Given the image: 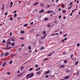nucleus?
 Returning <instances> with one entry per match:
<instances>
[{
    "mask_svg": "<svg viewBox=\"0 0 80 80\" xmlns=\"http://www.w3.org/2000/svg\"><path fill=\"white\" fill-rule=\"evenodd\" d=\"M78 63V61L76 62H75V65H77Z\"/></svg>",
    "mask_w": 80,
    "mask_h": 80,
    "instance_id": "2f4dec72",
    "label": "nucleus"
},
{
    "mask_svg": "<svg viewBox=\"0 0 80 80\" xmlns=\"http://www.w3.org/2000/svg\"><path fill=\"white\" fill-rule=\"evenodd\" d=\"M27 26H28V23H26V24L24 25V26H25V27H27Z\"/></svg>",
    "mask_w": 80,
    "mask_h": 80,
    "instance_id": "864d4df0",
    "label": "nucleus"
},
{
    "mask_svg": "<svg viewBox=\"0 0 80 80\" xmlns=\"http://www.w3.org/2000/svg\"><path fill=\"white\" fill-rule=\"evenodd\" d=\"M21 33L22 34H24L25 33V32L23 31H21Z\"/></svg>",
    "mask_w": 80,
    "mask_h": 80,
    "instance_id": "dca6fc26",
    "label": "nucleus"
},
{
    "mask_svg": "<svg viewBox=\"0 0 80 80\" xmlns=\"http://www.w3.org/2000/svg\"><path fill=\"white\" fill-rule=\"evenodd\" d=\"M66 72H67L68 73H69L70 72H71V71L69 70L68 69L66 70Z\"/></svg>",
    "mask_w": 80,
    "mask_h": 80,
    "instance_id": "423d86ee",
    "label": "nucleus"
},
{
    "mask_svg": "<svg viewBox=\"0 0 80 80\" xmlns=\"http://www.w3.org/2000/svg\"><path fill=\"white\" fill-rule=\"evenodd\" d=\"M48 19H49V18L48 17L45 18H44V20L45 21H48Z\"/></svg>",
    "mask_w": 80,
    "mask_h": 80,
    "instance_id": "6e6552de",
    "label": "nucleus"
},
{
    "mask_svg": "<svg viewBox=\"0 0 80 80\" xmlns=\"http://www.w3.org/2000/svg\"><path fill=\"white\" fill-rule=\"evenodd\" d=\"M4 9H5V6H4L3 7H2L1 8V10H4Z\"/></svg>",
    "mask_w": 80,
    "mask_h": 80,
    "instance_id": "5701e85b",
    "label": "nucleus"
},
{
    "mask_svg": "<svg viewBox=\"0 0 80 80\" xmlns=\"http://www.w3.org/2000/svg\"><path fill=\"white\" fill-rule=\"evenodd\" d=\"M24 44H22V45L21 46V47L24 46Z\"/></svg>",
    "mask_w": 80,
    "mask_h": 80,
    "instance_id": "0e129e2a",
    "label": "nucleus"
},
{
    "mask_svg": "<svg viewBox=\"0 0 80 80\" xmlns=\"http://www.w3.org/2000/svg\"><path fill=\"white\" fill-rule=\"evenodd\" d=\"M50 5L48 4L47 5V8H50Z\"/></svg>",
    "mask_w": 80,
    "mask_h": 80,
    "instance_id": "c756f323",
    "label": "nucleus"
},
{
    "mask_svg": "<svg viewBox=\"0 0 80 80\" xmlns=\"http://www.w3.org/2000/svg\"><path fill=\"white\" fill-rule=\"evenodd\" d=\"M38 64H36V65H35V67L37 68V67H38Z\"/></svg>",
    "mask_w": 80,
    "mask_h": 80,
    "instance_id": "680f3d73",
    "label": "nucleus"
},
{
    "mask_svg": "<svg viewBox=\"0 0 80 80\" xmlns=\"http://www.w3.org/2000/svg\"><path fill=\"white\" fill-rule=\"evenodd\" d=\"M9 19L10 20H13V17H12V18H10Z\"/></svg>",
    "mask_w": 80,
    "mask_h": 80,
    "instance_id": "e433bc0d",
    "label": "nucleus"
},
{
    "mask_svg": "<svg viewBox=\"0 0 80 80\" xmlns=\"http://www.w3.org/2000/svg\"><path fill=\"white\" fill-rule=\"evenodd\" d=\"M48 59H49V58H46L43 60V61H46L47 60H48Z\"/></svg>",
    "mask_w": 80,
    "mask_h": 80,
    "instance_id": "4468645a",
    "label": "nucleus"
},
{
    "mask_svg": "<svg viewBox=\"0 0 80 80\" xmlns=\"http://www.w3.org/2000/svg\"><path fill=\"white\" fill-rule=\"evenodd\" d=\"M28 49L29 50H31V47L30 46H28Z\"/></svg>",
    "mask_w": 80,
    "mask_h": 80,
    "instance_id": "cd10ccee",
    "label": "nucleus"
},
{
    "mask_svg": "<svg viewBox=\"0 0 80 80\" xmlns=\"http://www.w3.org/2000/svg\"><path fill=\"white\" fill-rule=\"evenodd\" d=\"M79 73V71H77V72L76 75H78Z\"/></svg>",
    "mask_w": 80,
    "mask_h": 80,
    "instance_id": "b1692460",
    "label": "nucleus"
},
{
    "mask_svg": "<svg viewBox=\"0 0 80 80\" xmlns=\"http://www.w3.org/2000/svg\"><path fill=\"white\" fill-rule=\"evenodd\" d=\"M49 77V75H46V76H45V77H46V78H48Z\"/></svg>",
    "mask_w": 80,
    "mask_h": 80,
    "instance_id": "bb28decb",
    "label": "nucleus"
},
{
    "mask_svg": "<svg viewBox=\"0 0 80 80\" xmlns=\"http://www.w3.org/2000/svg\"><path fill=\"white\" fill-rule=\"evenodd\" d=\"M23 75V74L22 73H20L18 76V77H20L21 76H22Z\"/></svg>",
    "mask_w": 80,
    "mask_h": 80,
    "instance_id": "6ab92c4d",
    "label": "nucleus"
},
{
    "mask_svg": "<svg viewBox=\"0 0 80 80\" xmlns=\"http://www.w3.org/2000/svg\"><path fill=\"white\" fill-rule=\"evenodd\" d=\"M12 62H13V61H11V62H10L9 63L10 64H12Z\"/></svg>",
    "mask_w": 80,
    "mask_h": 80,
    "instance_id": "a19ab883",
    "label": "nucleus"
},
{
    "mask_svg": "<svg viewBox=\"0 0 80 80\" xmlns=\"http://www.w3.org/2000/svg\"><path fill=\"white\" fill-rule=\"evenodd\" d=\"M42 72V70H39L38 72H37V74L40 75Z\"/></svg>",
    "mask_w": 80,
    "mask_h": 80,
    "instance_id": "f257e3e1",
    "label": "nucleus"
},
{
    "mask_svg": "<svg viewBox=\"0 0 80 80\" xmlns=\"http://www.w3.org/2000/svg\"><path fill=\"white\" fill-rule=\"evenodd\" d=\"M49 12H50V13H53L54 11H53L52 10V11H49Z\"/></svg>",
    "mask_w": 80,
    "mask_h": 80,
    "instance_id": "f704fd0d",
    "label": "nucleus"
},
{
    "mask_svg": "<svg viewBox=\"0 0 80 80\" xmlns=\"http://www.w3.org/2000/svg\"><path fill=\"white\" fill-rule=\"evenodd\" d=\"M64 67H65V66L64 65H61L59 67V68H61Z\"/></svg>",
    "mask_w": 80,
    "mask_h": 80,
    "instance_id": "0eeeda50",
    "label": "nucleus"
},
{
    "mask_svg": "<svg viewBox=\"0 0 80 80\" xmlns=\"http://www.w3.org/2000/svg\"><path fill=\"white\" fill-rule=\"evenodd\" d=\"M17 13H15V14H14V17H17Z\"/></svg>",
    "mask_w": 80,
    "mask_h": 80,
    "instance_id": "37998d69",
    "label": "nucleus"
},
{
    "mask_svg": "<svg viewBox=\"0 0 80 80\" xmlns=\"http://www.w3.org/2000/svg\"><path fill=\"white\" fill-rule=\"evenodd\" d=\"M38 2H36L34 4V6H35L36 5H37L38 4Z\"/></svg>",
    "mask_w": 80,
    "mask_h": 80,
    "instance_id": "72a5a7b5",
    "label": "nucleus"
},
{
    "mask_svg": "<svg viewBox=\"0 0 80 80\" xmlns=\"http://www.w3.org/2000/svg\"><path fill=\"white\" fill-rule=\"evenodd\" d=\"M30 74H27L26 76V79H28L27 78H29V76H30Z\"/></svg>",
    "mask_w": 80,
    "mask_h": 80,
    "instance_id": "39448f33",
    "label": "nucleus"
},
{
    "mask_svg": "<svg viewBox=\"0 0 80 80\" xmlns=\"http://www.w3.org/2000/svg\"><path fill=\"white\" fill-rule=\"evenodd\" d=\"M44 11V10L43 9H42V10L40 11L39 12V13H41L42 12H43Z\"/></svg>",
    "mask_w": 80,
    "mask_h": 80,
    "instance_id": "f3484780",
    "label": "nucleus"
},
{
    "mask_svg": "<svg viewBox=\"0 0 80 80\" xmlns=\"http://www.w3.org/2000/svg\"><path fill=\"white\" fill-rule=\"evenodd\" d=\"M44 47H41L40 49L41 50H42L44 49Z\"/></svg>",
    "mask_w": 80,
    "mask_h": 80,
    "instance_id": "a878e982",
    "label": "nucleus"
},
{
    "mask_svg": "<svg viewBox=\"0 0 80 80\" xmlns=\"http://www.w3.org/2000/svg\"><path fill=\"white\" fill-rule=\"evenodd\" d=\"M69 77H70V76L68 75V76H66L65 77V78L66 79H68L69 78Z\"/></svg>",
    "mask_w": 80,
    "mask_h": 80,
    "instance_id": "1a4fd4ad",
    "label": "nucleus"
},
{
    "mask_svg": "<svg viewBox=\"0 0 80 80\" xmlns=\"http://www.w3.org/2000/svg\"><path fill=\"white\" fill-rule=\"evenodd\" d=\"M8 55H9V53H8V52H6L4 54V56L7 57V56Z\"/></svg>",
    "mask_w": 80,
    "mask_h": 80,
    "instance_id": "f03ea898",
    "label": "nucleus"
},
{
    "mask_svg": "<svg viewBox=\"0 0 80 80\" xmlns=\"http://www.w3.org/2000/svg\"><path fill=\"white\" fill-rule=\"evenodd\" d=\"M42 33L44 34L45 35L46 34V31H43V32H42Z\"/></svg>",
    "mask_w": 80,
    "mask_h": 80,
    "instance_id": "a211bd4d",
    "label": "nucleus"
},
{
    "mask_svg": "<svg viewBox=\"0 0 80 80\" xmlns=\"http://www.w3.org/2000/svg\"><path fill=\"white\" fill-rule=\"evenodd\" d=\"M5 42V40H4L2 42L3 43H4Z\"/></svg>",
    "mask_w": 80,
    "mask_h": 80,
    "instance_id": "3c124183",
    "label": "nucleus"
},
{
    "mask_svg": "<svg viewBox=\"0 0 80 80\" xmlns=\"http://www.w3.org/2000/svg\"><path fill=\"white\" fill-rule=\"evenodd\" d=\"M3 54H4L3 53V52H2V54H1V56L2 57V56H3Z\"/></svg>",
    "mask_w": 80,
    "mask_h": 80,
    "instance_id": "ea45409f",
    "label": "nucleus"
},
{
    "mask_svg": "<svg viewBox=\"0 0 80 80\" xmlns=\"http://www.w3.org/2000/svg\"><path fill=\"white\" fill-rule=\"evenodd\" d=\"M7 74L8 75H10L11 74L10 73V72H8L7 73Z\"/></svg>",
    "mask_w": 80,
    "mask_h": 80,
    "instance_id": "4c0bfd02",
    "label": "nucleus"
},
{
    "mask_svg": "<svg viewBox=\"0 0 80 80\" xmlns=\"http://www.w3.org/2000/svg\"><path fill=\"white\" fill-rule=\"evenodd\" d=\"M63 17H64L63 19H65L66 18V17L65 16H63Z\"/></svg>",
    "mask_w": 80,
    "mask_h": 80,
    "instance_id": "09e8293b",
    "label": "nucleus"
},
{
    "mask_svg": "<svg viewBox=\"0 0 80 80\" xmlns=\"http://www.w3.org/2000/svg\"><path fill=\"white\" fill-rule=\"evenodd\" d=\"M57 21H54V22L55 23H57Z\"/></svg>",
    "mask_w": 80,
    "mask_h": 80,
    "instance_id": "603ef678",
    "label": "nucleus"
},
{
    "mask_svg": "<svg viewBox=\"0 0 80 80\" xmlns=\"http://www.w3.org/2000/svg\"><path fill=\"white\" fill-rule=\"evenodd\" d=\"M12 45V46H15V42H13L12 44H11Z\"/></svg>",
    "mask_w": 80,
    "mask_h": 80,
    "instance_id": "7c9ffc66",
    "label": "nucleus"
},
{
    "mask_svg": "<svg viewBox=\"0 0 80 80\" xmlns=\"http://www.w3.org/2000/svg\"><path fill=\"white\" fill-rule=\"evenodd\" d=\"M34 75V73H31V74L30 76V78H31Z\"/></svg>",
    "mask_w": 80,
    "mask_h": 80,
    "instance_id": "9b49d317",
    "label": "nucleus"
},
{
    "mask_svg": "<svg viewBox=\"0 0 80 80\" xmlns=\"http://www.w3.org/2000/svg\"><path fill=\"white\" fill-rule=\"evenodd\" d=\"M67 34H65V35H64V36H64V37H65L66 36H67Z\"/></svg>",
    "mask_w": 80,
    "mask_h": 80,
    "instance_id": "49530a36",
    "label": "nucleus"
},
{
    "mask_svg": "<svg viewBox=\"0 0 80 80\" xmlns=\"http://www.w3.org/2000/svg\"><path fill=\"white\" fill-rule=\"evenodd\" d=\"M62 8H64V5L63 3L62 4Z\"/></svg>",
    "mask_w": 80,
    "mask_h": 80,
    "instance_id": "de8ad7c7",
    "label": "nucleus"
},
{
    "mask_svg": "<svg viewBox=\"0 0 80 80\" xmlns=\"http://www.w3.org/2000/svg\"><path fill=\"white\" fill-rule=\"evenodd\" d=\"M33 22H32L31 23H30V25H33Z\"/></svg>",
    "mask_w": 80,
    "mask_h": 80,
    "instance_id": "6e6d98bb",
    "label": "nucleus"
},
{
    "mask_svg": "<svg viewBox=\"0 0 80 80\" xmlns=\"http://www.w3.org/2000/svg\"><path fill=\"white\" fill-rule=\"evenodd\" d=\"M72 2H70V5H72Z\"/></svg>",
    "mask_w": 80,
    "mask_h": 80,
    "instance_id": "4d7b16f0",
    "label": "nucleus"
},
{
    "mask_svg": "<svg viewBox=\"0 0 80 80\" xmlns=\"http://www.w3.org/2000/svg\"><path fill=\"white\" fill-rule=\"evenodd\" d=\"M73 56V54H71V58L72 59H73V58H72Z\"/></svg>",
    "mask_w": 80,
    "mask_h": 80,
    "instance_id": "412c9836",
    "label": "nucleus"
},
{
    "mask_svg": "<svg viewBox=\"0 0 80 80\" xmlns=\"http://www.w3.org/2000/svg\"><path fill=\"white\" fill-rule=\"evenodd\" d=\"M50 72V70H48V71H47V72H45V74H48Z\"/></svg>",
    "mask_w": 80,
    "mask_h": 80,
    "instance_id": "20e7f679",
    "label": "nucleus"
},
{
    "mask_svg": "<svg viewBox=\"0 0 80 80\" xmlns=\"http://www.w3.org/2000/svg\"><path fill=\"white\" fill-rule=\"evenodd\" d=\"M36 36H37V37H38V36H39V34H36Z\"/></svg>",
    "mask_w": 80,
    "mask_h": 80,
    "instance_id": "69168bd1",
    "label": "nucleus"
},
{
    "mask_svg": "<svg viewBox=\"0 0 80 80\" xmlns=\"http://www.w3.org/2000/svg\"><path fill=\"white\" fill-rule=\"evenodd\" d=\"M66 12V10H62V12L63 13H65Z\"/></svg>",
    "mask_w": 80,
    "mask_h": 80,
    "instance_id": "2eb2a0df",
    "label": "nucleus"
},
{
    "mask_svg": "<svg viewBox=\"0 0 80 80\" xmlns=\"http://www.w3.org/2000/svg\"><path fill=\"white\" fill-rule=\"evenodd\" d=\"M20 39L21 40H24V37H21V38H20Z\"/></svg>",
    "mask_w": 80,
    "mask_h": 80,
    "instance_id": "393cba45",
    "label": "nucleus"
},
{
    "mask_svg": "<svg viewBox=\"0 0 80 80\" xmlns=\"http://www.w3.org/2000/svg\"><path fill=\"white\" fill-rule=\"evenodd\" d=\"M23 68H24V67L23 66L21 67V70Z\"/></svg>",
    "mask_w": 80,
    "mask_h": 80,
    "instance_id": "8fccbe9b",
    "label": "nucleus"
},
{
    "mask_svg": "<svg viewBox=\"0 0 80 80\" xmlns=\"http://www.w3.org/2000/svg\"><path fill=\"white\" fill-rule=\"evenodd\" d=\"M47 36V34H46L45 36H43V37H41V39H42V40H43L44 39V38H45V37H46V36Z\"/></svg>",
    "mask_w": 80,
    "mask_h": 80,
    "instance_id": "7ed1b4c3",
    "label": "nucleus"
},
{
    "mask_svg": "<svg viewBox=\"0 0 80 80\" xmlns=\"http://www.w3.org/2000/svg\"><path fill=\"white\" fill-rule=\"evenodd\" d=\"M12 41H15V39L13 38H11Z\"/></svg>",
    "mask_w": 80,
    "mask_h": 80,
    "instance_id": "ddd939ff",
    "label": "nucleus"
},
{
    "mask_svg": "<svg viewBox=\"0 0 80 80\" xmlns=\"http://www.w3.org/2000/svg\"><path fill=\"white\" fill-rule=\"evenodd\" d=\"M33 69L32 68H30V69L29 70V71H31Z\"/></svg>",
    "mask_w": 80,
    "mask_h": 80,
    "instance_id": "c9c22d12",
    "label": "nucleus"
},
{
    "mask_svg": "<svg viewBox=\"0 0 80 80\" xmlns=\"http://www.w3.org/2000/svg\"><path fill=\"white\" fill-rule=\"evenodd\" d=\"M67 60H65L64 61V63H65V64L67 63Z\"/></svg>",
    "mask_w": 80,
    "mask_h": 80,
    "instance_id": "4be33fe9",
    "label": "nucleus"
},
{
    "mask_svg": "<svg viewBox=\"0 0 80 80\" xmlns=\"http://www.w3.org/2000/svg\"><path fill=\"white\" fill-rule=\"evenodd\" d=\"M62 54H65V52H62Z\"/></svg>",
    "mask_w": 80,
    "mask_h": 80,
    "instance_id": "e2e57ef3",
    "label": "nucleus"
},
{
    "mask_svg": "<svg viewBox=\"0 0 80 80\" xmlns=\"http://www.w3.org/2000/svg\"><path fill=\"white\" fill-rule=\"evenodd\" d=\"M62 43H63L65 42V41L64 40V39H62Z\"/></svg>",
    "mask_w": 80,
    "mask_h": 80,
    "instance_id": "c85d7f7f",
    "label": "nucleus"
},
{
    "mask_svg": "<svg viewBox=\"0 0 80 80\" xmlns=\"http://www.w3.org/2000/svg\"><path fill=\"white\" fill-rule=\"evenodd\" d=\"M61 15H60L59 16V17H58L59 19H60L61 18Z\"/></svg>",
    "mask_w": 80,
    "mask_h": 80,
    "instance_id": "13d9d810",
    "label": "nucleus"
},
{
    "mask_svg": "<svg viewBox=\"0 0 80 80\" xmlns=\"http://www.w3.org/2000/svg\"><path fill=\"white\" fill-rule=\"evenodd\" d=\"M64 39L66 41V40H67V38H64Z\"/></svg>",
    "mask_w": 80,
    "mask_h": 80,
    "instance_id": "338daca9",
    "label": "nucleus"
},
{
    "mask_svg": "<svg viewBox=\"0 0 80 80\" xmlns=\"http://www.w3.org/2000/svg\"><path fill=\"white\" fill-rule=\"evenodd\" d=\"M47 26L48 27H50V25H47Z\"/></svg>",
    "mask_w": 80,
    "mask_h": 80,
    "instance_id": "774afa93",
    "label": "nucleus"
},
{
    "mask_svg": "<svg viewBox=\"0 0 80 80\" xmlns=\"http://www.w3.org/2000/svg\"><path fill=\"white\" fill-rule=\"evenodd\" d=\"M77 9H75V10H73L72 11V13H73V12H74V11H75Z\"/></svg>",
    "mask_w": 80,
    "mask_h": 80,
    "instance_id": "79ce46f5",
    "label": "nucleus"
},
{
    "mask_svg": "<svg viewBox=\"0 0 80 80\" xmlns=\"http://www.w3.org/2000/svg\"><path fill=\"white\" fill-rule=\"evenodd\" d=\"M52 52L50 53V54H49L47 56V57H49L51 56L52 54Z\"/></svg>",
    "mask_w": 80,
    "mask_h": 80,
    "instance_id": "aec40b11",
    "label": "nucleus"
},
{
    "mask_svg": "<svg viewBox=\"0 0 80 80\" xmlns=\"http://www.w3.org/2000/svg\"><path fill=\"white\" fill-rule=\"evenodd\" d=\"M80 46V43H78L77 44V46Z\"/></svg>",
    "mask_w": 80,
    "mask_h": 80,
    "instance_id": "5fc2aeb1",
    "label": "nucleus"
},
{
    "mask_svg": "<svg viewBox=\"0 0 80 80\" xmlns=\"http://www.w3.org/2000/svg\"><path fill=\"white\" fill-rule=\"evenodd\" d=\"M47 13H48V14L50 13V11H47Z\"/></svg>",
    "mask_w": 80,
    "mask_h": 80,
    "instance_id": "c03bdc74",
    "label": "nucleus"
},
{
    "mask_svg": "<svg viewBox=\"0 0 80 80\" xmlns=\"http://www.w3.org/2000/svg\"><path fill=\"white\" fill-rule=\"evenodd\" d=\"M21 50H22V49H21V48H19V51H21Z\"/></svg>",
    "mask_w": 80,
    "mask_h": 80,
    "instance_id": "052dcab7",
    "label": "nucleus"
},
{
    "mask_svg": "<svg viewBox=\"0 0 80 80\" xmlns=\"http://www.w3.org/2000/svg\"><path fill=\"white\" fill-rule=\"evenodd\" d=\"M7 43L8 44H10V42H7Z\"/></svg>",
    "mask_w": 80,
    "mask_h": 80,
    "instance_id": "bf43d9fd",
    "label": "nucleus"
},
{
    "mask_svg": "<svg viewBox=\"0 0 80 80\" xmlns=\"http://www.w3.org/2000/svg\"><path fill=\"white\" fill-rule=\"evenodd\" d=\"M59 34V33H55V34H52V36H53L54 35H58Z\"/></svg>",
    "mask_w": 80,
    "mask_h": 80,
    "instance_id": "f8f14e48",
    "label": "nucleus"
},
{
    "mask_svg": "<svg viewBox=\"0 0 80 80\" xmlns=\"http://www.w3.org/2000/svg\"><path fill=\"white\" fill-rule=\"evenodd\" d=\"M40 68H38V69H36V71H38V70H40Z\"/></svg>",
    "mask_w": 80,
    "mask_h": 80,
    "instance_id": "473e14b6",
    "label": "nucleus"
},
{
    "mask_svg": "<svg viewBox=\"0 0 80 80\" xmlns=\"http://www.w3.org/2000/svg\"><path fill=\"white\" fill-rule=\"evenodd\" d=\"M10 4L11 5H13V2H10Z\"/></svg>",
    "mask_w": 80,
    "mask_h": 80,
    "instance_id": "58836bf2",
    "label": "nucleus"
},
{
    "mask_svg": "<svg viewBox=\"0 0 80 80\" xmlns=\"http://www.w3.org/2000/svg\"><path fill=\"white\" fill-rule=\"evenodd\" d=\"M40 5H41V6H42V7H43V6H44L43 4H40Z\"/></svg>",
    "mask_w": 80,
    "mask_h": 80,
    "instance_id": "a18cd8bd",
    "label": "nucleus"
},
{
    "mask_svg": "<svg viewBox=\"0 0 80 80\" xmlns=\"http://www.w3.org/2000/svg\"><path fill=\"white\" fill-rule=\"evenodd\" d=\"M6 64H7V62H5L2 65V67H5V66H6Z\"/></svg>",
    "mask_w": 80,
    "mask_h": 80,
    "instance_id": "9d476101",
    "label": "nucleus"
}]
</instances>
